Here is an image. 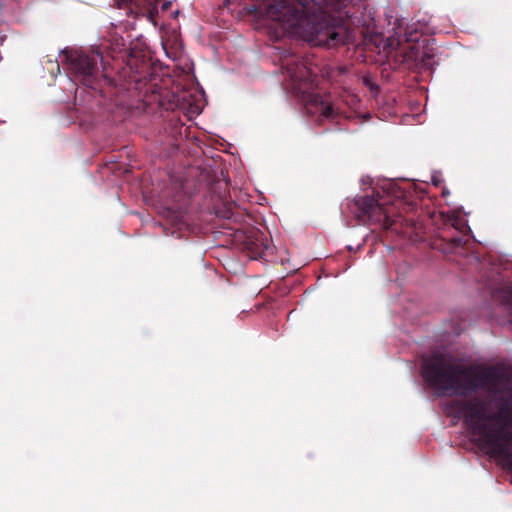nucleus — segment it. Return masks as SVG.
Returning <instances> with one entry per match:
<instances>
[{
    "label": "nucleus",
    "instance_id": "nucleus-1",
    "mask_svg": "<svg viewBox=\"0 0 512 512\" xmlns=\"http://www.w3.org/2000/svg\"><path fill=\"white\" fill-rule=\"evenodd\" d=\"M349 0H279L262 9L252 5L248 11L264 15L286 31L315 46H335L343 42L336 30L340 26L358 27L359 17L348 8Z\"/></svg>",
    "mask_w": 512,
    "mask_h": 512
},
{
    "label": "nucleus",
    "instance_id": "nucleus-6",
    "mask_svg": "<svg viewBox=\"0 0 512 512\" xmlns=\"http://www.w3.org/2000/svg\"><path fill=\"white\" fill-rule=\"evenodd\" d=\"M66 59L74 80L84 86L96 90L100 87L101 81L109 85L114 84L113 79L106 74L105 68L102 72L99 70L98 63L102 62L100 53L87 54L82 51H73L66 54Z\"/></svg>",
    "mask_w": 512,
    "mask_h": 512
},
{
    "label": "nucleus",
    "instance_id": "nucleus-14",
    "mask_svg": "<svg viewBox=\"0 0 512 512\" xmlns=\"http://www.w3.org/2000/svg\"><path fill=\"white\" fill-rule=\"evenodd\" d=\"M459 221L458 219H454L453 222H452V226H454L456 229H459Z\"/></svg>",
    "mask_w": 512,
    "mask_h": 512
},
{
    "label": "nucleus",
    "instance_id": "nucleus-9",
    "mask_svg": "<svg viewBox=\"0 0 512 512\" xmlns=\"http://www.w3.org/2000/svg\"><path fill=\"white\" fill-rule=\"evenodd\" d=\"M407 57H408V59H411L414 61H418V60L424 61L425 60V55L424 54L419 55V51L416 50L415 46L411 47L410 52L407 54Z\"/></svg>",
    "mask_w": 512,
    "mask_h": 512
},
{
    "label": "nucleus",
    "instance_id": "nucleus-7",
    "mask_svg": "<svg viewBox=\"0 0 512 512\" xmlns=\"http://www.w3.org/2000/svg\"><path fill=\"white\" fill-rule=\"evenodd\" d=\"M160 0H116L118 8L127 10V14L137 17H146L150 22L156 25L158 15V3Z\"/></svg>",
    "mask_w": 512,
    "mask_h": 512
},
{
    "label": "nucleus",
    "instance_id": "nucleus-8",
    "mask_svg": "<svg viewBox=\"0 0 512 512\" xmlns=\"http://www.w3.org/2000/svg\"><path fill=\"white\" fill-rule=\"evenodd\" d=\"M268 244L264 242L262 237H257L255 241H247V249L250 256L254 259L263 257L264 252L268 249Z\"/></svg>",
    "mask_w": 512,
    "mask_h": 512
},
{
    "label": "nucleus",
    "instance_id": "nucleus-11",
    "mask_svg": "<svg viewBox=\"0 0 512 512\" xmlns=\"http://www.w3.org/2000/svg\"><path fill=\"white\" fill-rule=\"evenodd\" d=\"M216 214L223 218L229 219L232 216V211L229 207H224L222 211H217Z\"/></svg>",
    "mask_w": 512,
    "mask_h": 512
},
{
    "label": "nucleus",
    "instance_id": "nucleus-2",
    "mask_svg": "<svg viewBox=\"0 0 512 512\" xmlns=\"http://www.w3.org/2000/svg\"><path fill=\"white\" fill-rule=\"evenodd\" d=\"M421 375L431 387L443 391L452 390L458 395H466L478 389H488L499 394L502 385H507L505 390L512 393V374L505 370L452 364L440 353L423 359Z\"/></svg>",
    "mask_w": 512,
    "mask_h": 512
},
{
    "label": "nucleus",
    "instance_id": "nucleus-3",
    "mask_svg": "<svg viewBox=\"0 0 512 512\" xmlns=\"http://www.w3.org/2000/svg\"><path fill=\"white\" fill-rule=\"evenodd\" d=\"M506 406L498 413H490L487 401L473 397L453 401L451 410L455 416L463 419L480 446L488 448L491 455L502 458L512 466V431L505 429L502 417Z\"/></svg>",
    "mask_w": 512,
    "mask_h": 512
},
{
    "label": "nucleus",
    "instance_id": "nucleus-12",
    "mask_svg": "<svg viewBox=\"0 0 512 512\" xmlns=\"http://www.w3.org/2000/svg\"><path fill=\"white\" fill-rule=\"evenodd\" d=\"M405 40L407 42H417L418 41V33L415 32H409L405 34Z\"/></svg>",
    "mask_w": 512,
    "mask_h": 512
},
{
    "label": "nucleus",
    "instance_id": "nucleus-5",
    "mask_svg": "<svg viewBox=\"0 0 512 512\" xmlns=\"http://www.w3.org/2000/svg\"><path fill=\"white\" fill-rule=\"evenodd\" d=\"M281 67L292 82L294 90L306 101V109L310 113L319 114L320 119H335L338 110L321 94L315 93L314 76L310 68L295 54L281 58Z\"/></svg>",
    "mask_w": 512,
    "mask_h": 512
},
{
    "label": "nucleus",
    "instance_id": "nucleus-4",
    "mask_svg": "<svg viewBox=\"0 0 512 512\" xmlns=\"http://www.w3.org/2000/svg\"><path fill=\"white\" fill-rule=\"evenodd\" d=\"M349 211L364 225H378L404 237L417 238L420 225L413 218H403L394 213V205L377 193L376 196H356L346 203Z\"/></svg>",
    "mask_w": 512,
    "mask_h": 512
},
{
    "label": "nucleus",
    "instance_id": "nucleus-13",
    "mask_svg": "<svg viewBox=\"0 0 512 512\" xmlns=\"http://www.w3.org/2000/svg\"><path fill=\"white\" fill-rule=\"evenodd\" d=\"M171 4H172V3H171L170 1L164 2V3L162 4V7H161L162 11H163V12L168 11V10H169V8L171 7Z\"/></svg>",
    "mask_w": 512,
    "mask_h": 512
},
{
    "label": "nucleus",
    "instance_id": "nucleus-10",
    "mask_svg": "<svg viewBox=\"0 0 512 512\" xmlns=\"http://www.w3.org/2000/svg\"><path fill=\"white\" fill-rule=\"evenodd\" d=\"M465 242L462 237H454L450 240L452 249H462Z\"/></svg>",
    "mask_w": 512,
    "mask_h": 512
}]
</instances>
